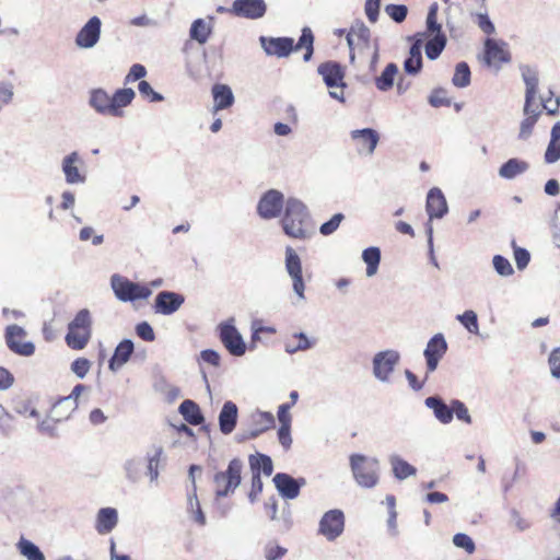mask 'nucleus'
<instances>
[{
  "label": "nucleus",
  "instance_id": "f257e3e1",
  "mask_svg": "<svg viewBox=\"0 0 560 560\" xmlns=\"http://www.w3.org/2000/svg\"><path fill=\"white\" fill-rule=\"evenodd\" d=\"M281 225L285 235L296 240H307L313 234L312 218L306 205L298 198L285 201Z\"/></svg>",
  "mask_w": 560,
  "mask_h": 560
},
{
  "label": "nucleus",
  "instance_id": "f03ea898",
  "mask_svg": "<svg viewBox=\"0 0 560 560\" xmlns=\"http://www.w3.org/2000/svg\"><path fill=\"white\" fill-rule=\"evenodd\" d=\"M520 71L525 83L523 113L526 117L521 121L518 137L520 139H527L532 135L533 128L540 115L539 105H535L539 78L537 69L528 65H521Z\"/></svg>",
  "mask_w": 560,
  "mask_h": 560
},
{
  "label": "nucleus",
  "instance_id": "7ed1b4c3",
  "mask_svg": "<svg viewBox=\"0 0 560 560\" xmlns=\"http://www.w3.org/2000/svg\"><path fill=\"white\" fill-rule=\"evenodd\" d=\"M349 464L353 479L360 487L371 489L378 483L380 462L377 458L354 453L350 455Z\"/></svg>",
  "mask_w": 560,
  "mask_h": 560
},
{
  "label": "nucleus",
  "instance_id": "20e7f679",
  "mask_svg": "<svg viewBox=\"0 0 560 560\" xmlns=\"http://www.w3.org/2000/svg\"><path fill=\"white\" fill-rule=\"evenodd\" d=\"M92 336V318L88 308L80 310L68 324V332L65 340L73 350H82L86 347Z\"/></svg>",
  "mask_w": 560,
  "mask_h": 560
},
{
  "label": "nucleus",
  "instance_id": "39448f33",
  "mask_svg": "<svg viewBox=\"0 0 560 560\" xmlns=\"http://www.w3.org/2000/svg\"><path fill=\"white\" fill-rule=\"evenodd\" d=\"M243 467L244 463L240 458H233L224 471H218L213 476L217 498L229 497L237 489L242 481Z\"/></svg>",
  "mask_w": 560,
  "mask_h": 560
},
{
  "label": "nucleus",
  "instance_id": "423d86ee",
  "mask_svg": "<svg viewBox=\"0 0 560 560\" xmlns=\"http://www.w3.org/2000/svg\"><path fill=\"white\" fill-rule=\"evenodd\" d=\"M110 285L116 298L121 302L147 300L152 294V291L148 287L132 282L117 273L112 276Z\"/></svg>",
  "mask_w": 560,
  "mask_h": 560
},
{
  "label": "nucleus",
  "instance_id": "0eeeda50",
  "mask_svg": "<svg viewBox=\"0 0 560 560\" xmlns=\"http://www.w3.org/2000/svg\"><path fill=\"white\" fill-rule=\"evenodd\" d=\"M219 338L228 352L233 357H242L246 352V343L233 324V319L218 326Z\"/></svg>",
  "mask_w": 560,
  "mask_h": 560
},
{
  "label": "nucleus",
  "instance_id": "6e6552de",
  "mask_svg": "<svg viewBox=\"0 0 560 560\" xmlns=\"http://www.w3.org/2000/svg\"><path fill=\"white\" fill-rule=\"evenodd\" d=\"M285 271L292 280V289L300 300H305V283L302 272V260L298 253L291 247L285 248L284 258Z\"/></svg>",
  "mask_w": 560,
  "mask_h": 560
},
{
  "label": "nucleus",
  "instance_id": "1a4fd4ad",
  "mask_svg": "<svg viewBox=\"0 0 560 560\" xmlns=\"http://www.w3.org/2000/svg\"><path fill=\"white\" fill-rule=\"evenodd\" d=\"M345 514L339 509H332L324 513L318 524V534L328 541H335L345 530Z\"/></svg>",
  "mask_w": 560,
  "mask_h": 560
},
{
  "label": "nucleus",
  "instance_id": "9d476101",
  "mask_svg": "<svg viewBox=\"0 0 560 560\" xmlns=\"http://www.w3.org/2000/svg\"><path fill=\"white\" fill-rule=\"evenodd\" d=\"M284 207L283 194L277 189H269L262 194L257 203V214L264 220H271L278 218Z\"/></svg>",
  "mask_w": 560,
  "mask_h": 560
},
{
  "label": "nucleus",
  "instance_id": "9b49d317",
  "mask_svg": "<svg viewBox=\"0 0 560 560\" xmlns=\"http://www.w3.org/2000/svg\"><path fill=\"white\" fill-rule=\"evenodd\" d=\"M400 361V354L396 350H384L373 357V375L383 383L389 382L390 374Z\"/></svg>",
  "mask_w": 560,
  "mask_h": 560
},
{
  "label": "nucleus",
  "instance_id": "f8f14e48",
  "mask_svg": "<svg viewBox=\"0 0 560 560\" xmlns=\"http://www.w3.org/2000/svg\"><path fill=\"white\" fill-rule=\"evenodd\" d=\"M86 389L84 384H77L70 395L58 399L50 410V418L54 422H59L69 418L71 412L78 407V398Z\"/></svg>",
  "mask_w": 560,
  "mask_h": 560
},
{
  "label": "nucleus",
  "instance_id": "ddd939ff",
  "mask_svg": "<svg viewBox=\"0 0 560 560\" xmlns=\"http://www.w3.org/2000/svg\"><path fill=\"white\" fill-rule=\"evenodd\" d=\"M446 351L447 342L443 334L439 332L430 338L423 351L427 365L425 378H428L429 373H432L438 369L439 362L445 355Z\"/></svg>",
  "mask_w": 560,
  "mask_h": 560
},
{
  "label": "nucleus",
  "instance_id": "4468645a",
  "mask_svg": "<svg viewBox=\"0 0 560 560\" xmlns=\"http://www.w3.org/2000/svg\"><path fill=\"white\" fill-rule=\"evenodd\" d=\"M102 21L98 16L90 18L77 33L74 43L79 48L91 49L101 38Z\"/></svg>",
  "mask_w": 560,
  "mask_h": 560
},
{
  "label": "nucleus",
  "instance_id": "2eb2a0df",
  "mask_svg": "<svg viewBox=\"0 0 560 560\" xmlns=\"http://www.w3.org/2000/svg\"><path fill=\"white\" fill-rule=\"evenodd\" d=\"M26 331L18 325H9L5 328V343L15 354L31 357L35 352V346L32 341L20 342L19 339L25 337Z\"/></svg>",
  "mask_w": 560,
  "mask_h": 560
},
{
  "label": "nucleus",
  "instance_id": "dca6fc26",
  "mask_svg": "<svg viewBox=\"0 0 560 560\" xmlns=\"http://www.w3.org/2000/svg\"><path fill=\"white\" fill-rule=\"evenodd\" d=\"M259 42L261 48L268 56H276L278 58H287L295 51V43L292 37H268L260 36Z\"/></svg>",
  "mask_w": 560,
  "mask_h": 560
},
{
  "label": "nucleus",
  "instance_id": "f3484780",
  "mask_svg": "<svg viewBox=\"0 0 560 560\" xmlns=\"http://www.w3.org/2000/svg\"><path fill=\"white\" fill-rule=\"evenodd\" d=\"M230 12L238 18L258 20L265 16L267 4L265 0H234Z\"/></svg>",
  "mask_w": 560,
  "mask_h": 560
},
{
  "label": "nucleus",
  "instance_id": "a211bd4d",
  "mask_svg": "<svg viewBox=\"0 0 560 560\" xmlns=\"http://www.w3.org/2000/svg\"><path fill=\"white\" fill-rule=\"evenodd\" d=\"M185 302L182 293L174 291H160L154 300L153 310L156 314L172 315L176 313Z\"/></svg>",
  "mask_w": 560,
  "mask_h": 560
},
{
  "label": "nucleus",
  "instance_id": "6ab92c4d",
  "mask_svg": "<svg viewBox=\"0 0 560 560\" xmlns=\"http://www.w3.org/2000/svg\"><path fill=\"white\" fill-rule=\"evenodd\" d=\"M272 481L279 494L287 500L298 498L301 488L306 483L304 478H294L285 472L276 474Z\"/></svg>",
  "mask_w": 560,
  "mask_h": 560
},
{
  "label": "nucleus",
  "instance_id": "aec40b11",
  "mask_svg": "<svg viewBox=\"0 0 560 560\" xmlns=\"http://www.w3.org/2000/svg\"><path fill=\"white\" fill-rule=\"evenodd\" d=\"M317 72L322 75L324 83L327 88H343L345 70L337 61H325L317 67Z\"/></svg>",
  "mask_w": 560,
  "mask_h": 560
},
{
  "label": "nucleus",
  "instance_id": "412c9836",
  "mask_svg": "<svg viewBox=\"0 0 560 560\" xmlns=\"http://www.w3.org/2000/svg\"><path fill=\"white\" fill-rule=\"evenodd\" d=\"M427 213L429 215V222L433 219H442L448 211L447 201L443 191L433 187L427 195Z\"/></svg>",
  "mask_w": 560,
  "mask_h": 560
},
{
  "label": "nucleus",
  "instance_id": "4be33fe9",
  "mask_svg": "<svg viewBox=\"0 0 560 560\" xmlns=\"http://www.w3.org/2000/svg\"><path fill=\"white\" fill-rule=\"evenodd\" d=\"M83 161L77 151L71 152L62 159L61 168L65 174V179L68 184H83L86 176L80 173L77 164H82Z\"/></svg>",
  "mask_w": 560,
  "mask_h": 560
},
{
  "label": "nucleus",
  "instance_id": "5701e85b",
  "mask_svg": "<svg viewBox=\"0 0 560 560\" xmlns=\"http://www.w3.org/2000/svg\"><path fill=\"white\" fill-rule=\"evenodd\" d=\"M238 408L235 402L226 400L219 413V428L221 433L228 435L234 431L237 424Z\"/></svg>",
  "mask_w": 560,
  "mask_h": 560
},
{
  "label": "nucleus",
  "instance_id": "b1692460",
  "mask_svg": "<svg viewBox=\"0 0 560 560\" xmlns=\"http://www.w3.org/2000/svg\"><path fill=\"white\" fill-rule=\"evenodd\" d=\"M424 405L433 411L434 417L443 424H448L454 418L452 404L448 406L438 395L429 396L424 399Z\"/></svg>",
  "mask_w": 560,
  "mask_h": 560
},
{
  "label": "nucleus",
  "instance_id": "393cba45",
  "mask_svg": "<svg viewBox=\"0 0 560 560\" xmlns=\"http://www.w3.org/2000/svg\"><path fill=\"white\" fill-rule=\"evenodd\" d=\"M505 44L500 45L495 39L487 38L485 42V61L491 66L497 62L508 63L511 61V54L503 48Z\"/></svg>",
  "mask_w": 560,
  "mask_h": 560
},
{
  "label": "nucleus",
  "instance_id": "a878e982",
  "mask_svg": "<svg viewBox=\"0 0 560 560\" xmlns=\"http://www.w3.org/2000/svg\"><path fill=\"white\" fill-rule=\"evenodd\" d=\"M135 350L132 340L124 339L115 348L114 353L108 362L110 371L116 372L125 365L131 358Z\"/></svg>",
  "mask_w": 560,
  "mask_h": 560
},
{
  "label": "nucleus",
  "instance_id": "bb28decb",
  "mask_svg": "<svg viewBox=\"0 0 560 560\" xmlns=\"http://www.w3.org/2000/svg\"><path fill=\"white\" fill-rule=\"evenodd\" d=\"M211 94L213 97L214 113L230 108L235 102L233 91L228 84H213Z\"/></svg>",
  "mask_w": 560,
  "mask_h": 560
},
{
  "label": "nucleus",
  "instance_id": "cd10ccee",
  "mask_svg": "<svg viewBox=\"0 0 560 560\" xmlns=\"http://www.w3.org/2000/svg\"><path fill=\"white\" fill-rule=\"evenodd\" d=\"M118 523V513L114 508H102L96 515L95 529L98 534L105 535L110 533Z\"/></svg>",
  "mask_w": 560,
  "mask_h": 560
},
{
  "label": "nucleus",
  "instance_id": "c85d7f7f",
  "mask_svg": "<svg viewBox=\"0 0 560 560\" xmlns=\"http://www.w3.org/2000/svg\"><path fill=\"white\" fill-rule=\"evenodd\" d=\"M422 39H416L409 49V56L404 61V70L407 74L417 75L422 69Z\"/></svg>",
  "mask_w": 560,
  "mask_h": 560
},
{
  "label": "nucleus",
  "instance_id": "c756f323",
  "mask_svg": "<svg viewBox=\"0 0 560 560\" xmlns=\"http://www.w3.org/2000/svg\"><path fill=\"white\" fill-rule=\"evenodd\" d=\"M528 168V162L517 158H511L499 167L498 174L501 178L512 180L526 173Z\"/></svg>",
  "mask_w": 560,
  "mask_h": 560
},
{
  "label": "nucleus",
  "instance_id": "7c9ffc66",
  "mask_svg": "<svg viewBox=\"0 0 560 560\" xmlns=\"http://www.w3.org/2000/svg\"><path fill=\"white\" fill-rule=\"evenodd\" d=\"M89 105L97 114L112 116V96L103 89H94L90 92Z\"/></svg>",
  "mask_w": 560,
  "mask_h": 560
},
{
  "label": "nucleus",
  "instance_id": "2f4dec72",
  "mask_svg": "<svg viewBox=\"0 0 560 560\" xmlns=\"http://www.w3.org/2000/svg\"><path fill=\"white\" fill-rule=\"evenodd\" d=\"M350 136L352 140L366 148L369 154L374 152L380 141V135L373 128L355 129L350 132Z\"/></svg>",
  "mask_w": 560,
  "mask_h": 560
},
{
  "label": "nucleus",
  "instance_id": "473e14b6",
  "mask_svg": "<svg viewBox=\"0 0 560 560\" xmlns=\"http://www.w3.org/2000/svg\"><path fill=\"white\" fill-rule=\"evenodd\" d=\"M136 93L131 88L118 89L112 95V116L120 117L122 115V107L131 104Z\"/></svg>",
  "mask_w": 560,
  "mask_h": 560
},
{
  "label": "nucleus",
  "instance_id": "72a5a7b5",
  "mask_svg": "<svg viewBox=\"0 0 560 560\" xmlns=\"http://www.w3.org/2000/svg\"><path fill=\"white\" fill-rule=\"evenodd\" d=\"M179 413L191 425H199L203 423L205 417L200 407L190 399H185L178 407Z\"/></svg>",
  "mask_w": 560,
  "mask_h": 560
},
{
  "label": "nucleus",
  "instance_id": "f704fd0d",
  "mask_svg": "<svg viewBox=\"0 0 560 560\" xmlns=\"http://www.w3.org/2000/svg\"><path fill=\"white\" fill-rule=\"evenodd\" d=\"M388 460L392 466L393 474L398 480H405L417 474V468L397 454H392Z\"/></svg>",
  "mask_w": 560,
  "mask_h": 560
},
{
  "label": "nucleus",
  "instance_id": "c9c22d12",
  "mask_svg": "<svg viewBox=\"0 0 560 560\" xmlns=\"http://www.w3.org/2000/svg\"><path fill=\"white\" fill-rule=\"evenodd\" d=\"M398 74V66L389 62L380 75L375 78V86L381 92H387L394 86L396 75Z\"/></svg>",
  "mask_w": 560,
  "mask_h": 560
},
{
  "label": "nucleus",
  "instance_id": "e433bc0d",
  "mask_svg": "<svg viewBox=\"0 0 560 560\" xmlns=\"http://www.w3.org/2000/svg\"><path fill=\"white\" fill-rule=\"evenodd\" d=\"M248 462L252 475L258 472L260 476L264 472L266 476H270L273 471L272 460L268 455L256 453L249 455Z\"/></svg>",
  "mask_w": 560,
  "mask_h": 560
},
{
  "label": "nucleus",
  "instance_id": "4c0bfd02",
  "mask_svg": "<svg viewBox=\"0 0 560 560\" xmlns=\"http://www.w3.org/2000/svg\"><path fill=\"white\" fill-rule=\"evenodd\" d=\"M258 417L260 419L265 420V427L256 428V429L249 430L247 432H243V433H237L235 435V439L238 443H243L247 440L256 439L262 432H265L266 430H268L269 428H271L275 424V418H273L272 413H270V412H258Z\"/></svg>",
  "mask_w": 560,
  "mask_h": 560
},
{
  "label": "nucleus",
  "instance_id": "58836bf2",
  "mask_svg": "<svg viewBox=\"0 0 560 560\" xmlns=\"http://www.w3.org/2000/svg\"><path fill=\"white\" fill-rule=\"evenodd\" d=\"M300 49H305L303 60L310 61L314 54V34L307 26L302 28L301 36L295 44V51Z\"/></svg>",
  "mask_w": 560,
  "mask_h": 560
},
{
  "label": "nucleus",
  "instance_id": "ea45409f",
  "mask_svg": "<svg viewBox=\"0 0 560 560\" xmlns=\"http://www.w3.org/2000/svg\"><path fill=\"white\" fill-rule=\"evenodd\" d=\"M211 31V26L203 19H197L191 23L189 37L203 45L208 42Z\"/></svg>",
  "mask_w": 560,
  "mask_h": 560
},
{
  "label": "nucleus",
  "instance_id": "a19ab883",
  "mask_svg": "<svg viewBox=\"0 0 560 560\" xmlns=\"http://www.w3.org/2000/svg\"><path fill=\"white\" fill-rule=\"evenodd\" d=\"M362 259L366 264V276L373 277L381 262V249L376 246H371L362 252Z\"/></svg>",
  "mask_w": 560,
  "mask_h": 560
},
{
  "label": "nucleus",
  "instance_id": "79ce46f5",
  "mask_svg": "<svg viewBox=\"0 0 560 560\" xmlns=\"http://www.w3.org/2000/svg\"><path fill=\"white\" fill-rule=\"evenodd\" d=\"M296 338V343H292L291 341H287L284 345V350L289 354H294L299 351H306L315 347L316 339H310L304 332H295L292 336Z\"/></svg>",
  "mask_w": 560,
  "mask_h": 560
},
{
  "label": "nucleus",
  "instance_id": "37998d69",
  "mask_svg": "<svg viewBox=\"0 0 560 560\" xmlns=\"http://www.w3.org/2000/svg\"><path fill=\"white\" fill-rule=\"evenodd\" d=\"M16 547L20 553L27 560H46L39 547L24 537H21Z\"/></svg>",
  "mask_w": 560,
  "mask_h": 560
},
{
  "label": "nucleus",
  "instance_id": "c03bdc74",
  "mask_svg": "<svg viewBox=\"0 0 560 560\" xmlns=\"http://www.w3.org/2000/svg\"><path fill=\"white\" fill-rule=\"evenodd\" d=\"M446 36L445 34H435L431 39L425 44V55L430 60H435L440 57L442 51L446 46Z\"/></svg>",
  "mask_w": 560,
  "mask_h": 560
},
{
  "label": "nucleus",
  "instance_id": "a18cd8bd",
  "mask_svg": "<svg viewBox=\"0 0 560 560\" xmlns=\"http://www.w3.org/2000/svg\"><path fill=\"white\" fill-rule=\"evenodd\" d=\"M471 72L466 61H460L455 66V72L452 78L454 86L464 89L470 84Z\"/></svg>",
  "mask_w": 560,
  "mask_h": 560
},
{
  "label": "nucleus",
  "instance_id": "49530a36",
  "mask_svg": "<svg viewBox=\"0 0 560 560\" xmlns=\"http://www.w3.org/2000/svg\"><path fill=\"white\" fill-rule=\"evenodd\" d=\"M163 455L162 446H154L151 452L148 453V474L151 481H155L159 477V463Z\"/></svg>",
  "mask_w": 560,
  "mask_h": 560
},
{
  "label": "nucleus",
  "instance_id": "de8ad7c7",
  "mask_svg": "<svg viewBox=\"0 0 560 560\" xmlns=\"http://www.w3.org/2000/svg\"><path fill=\"white\" fill-rule=\"evenodd\" d=\"M456 319L472 335L479 334L478 316L475 311L467 310L456 316Z\"/></svg>",
  "mask_w": 560,
  "mask_h": 560
},
{
  "label": "nucleus",
  "instance_id": "09e8293b",
  "mask_svg": "<svg viewBox=\"0 0 560 560\" xmlns=\"http://www.w3.org/2000/svg\"><path fill=\"white\" fill-rule=\"evenodd\" d=\"M198 470V471H201V468L200 466L198 465H191L189 467V477L191 478L192 480V485H194V499H195V503H196V510L194 512H191L194 514V520L196 523H198L199 525L203 526L206 525V516L201 510V506H200V503H199V500H198V497H197V493H196V485H195V471Z\"/></svg>",
  "mask_w": 560,
  "mask_h": 560
},
{
  "label": "nucleus",
  "instance_id": "8fccbe9b",
  "mask_svg": "<svg viewBox=\"0 0 560 560\" xmlns=\"http://www.w3.org/2000/svg\"><path fill=\"white\" fill-rule=\"evenodd\" d=\"M287 553L288 549L276 541L270 540L264 546V557L266 560H280Z\"/></svg>",
  "mask_w": 560,
  "mask_h": 560
},
{
  "label": "nucleus",
  "instance_id": "3c124183",
  "mask_svg": "<svg viewBox=\"0 0 560 560\" xmlns=\"http://www.w3.org/2000/svg\"><path fill=\"white\" fill-rule=\"evenodd\" d=\"M14 96V85L10 81L0 80V112L11 104Z\"/></svg>",
  "mask_w": 560,
  "mask_h": 560
},
{
  "label": "nucleus",
  "instance_id": "603ef678",
  "mask_svg": "<svg viewBox=\"0 0 560 560\" xmlns=\"http://www.w3.org/2000/svg\"><path fill=\"white\" fill-rule=\"evenodd\" d=\"M353 36H355L359 40H361L364 45H369L370 38H371V31L370 28L364 24L363 21L357 20L351 25L349 31Z\"/></svg>",
  "mask_w": 560,
  "mask_h": 560
},
{
  "label": "nucleus",
  "instance_id": "864d4df0",
  "mask_svg": "<svg viewBox=\"0 0 560 560\" xmlns=\"http://www.w3.org/2000/svg\"><path fill=\"white\" fill-rule=\"evenodd\" d=\"M446 90L442 88L434 89L429 95L428 102L432 107L450 106L451 100L446 96Z\"/></svg>",
  "mask_w": 560,
  "mask_h": 560
},
{
  "label": "nucleus",
  "instance_id": "5fc2aeb1",
  "mask_svg": "<svg viewBox=\"0 0 560 560\" xmlns=\"http://www.w3.org/2000/svg\"><path fill=\"white\" fill-rule=\"evenodd\" d=\"M493 268L498 275L502 277H509L514 273V269L508 258L495 255L492 259Z\"/></svg>",
  "mask_w": 560,
  "mask_h": 560
},
{
  "label": "nucleus",
  "instance_id": "6e6d98bb",
  "mask_svg": "<svg viewBox=\"0 0 560 560\" xmlns=\"http://www.w3.org/2000/svg\"><path fill=\"white\" fill-rule=\"evenodd\" d=\"M514 259L518 270L525 269L530 261V254L526 248L518 247L515 241H512Z\"/></svg>",
  "mask_w": 560,
  "mask_h": 560
},
{
  "label": "nucleus",
  "instance_id": "4d7b16f0",
  "mask_svg": "<svg viewBox=\"0 0 560 560\" xmlns=\"http://www.w3.org/2000/svg\"><path fill=\"white\" fill-rule=\"evenodd\" d=\"M138 90L140 95L148 98L150 102L158 103L164 101V96L154 91L148 81L141 80L138 84Z\"/></svg>",
  "mask_w": 560,
  "mask_h": 560
},
{
  "label": "nucleus",
  "instance_id": "13d9d810",
  "mask_svg": "<svg viewBox=\"0 0 560 560\" xmlns=\"http://www.w3.org/2000/svg\"><path fill=\"white\" fill-rule=\"evenodd\" d=\"M385 12L396 23H401L406 20L408 8L404 4H387Z\"/></svg>",
  "mask_w": 560,
  "mask_h": 560
},
{
  "label": "nucleus",
  "instance_id": "bf43d9fd",
  "mask_svg": "<svg viewBox=\"0 0 560 560\" xmlns=\"http://www.w3.org/2000/svg\"><path fill=\"white\" fill-rule=\"evenodd\" d=\"M345 215L342 213L334 214L328 221L324 222L319 226V233L324 236L331 235L337 231Z\"/></svg>",
  "mask_w": 560,
  "mask_h": 560
},
{
  "label": "nucleus",
  "instance_id": "052dcab7",
  "mask_svg": "<svg viewBox=\"0 0 560 560\" xmlns=\"http://www.w3.org/2000/svg\"><path fill=\"white\" fill-rule=\"evenodd\" d=\"M453 544L457 548L464 549L467 553L471 555L476 550L474 540L464 533H458L453 536Z\"/></svg>",
  "mask_w": 560,
  "mask_h": 560
},
{
  "label": "nucleus",
  "instance_id": "680f3d73",
  "mask_svg": "<svg viewBox=\"0 0 560 560\" xmlns=\"http://www.w3.org/2000/svg\"><path fill=\"white\" fill-rule=\"evenodd\" d=\"M278 524L279 530L282 533L290 530L293 526L292 512L288 503L282 508L279 514Z\"/></svg>",
  "mask_w": 560,
  "mask_h": 560
},
{
  "label": "nucleus",
  "instance_id": "e2e57ef3",
  "mask_svg": "<svg viewBox=\"0 0 560 560\" xmlns=\"http://www.w3.org/2000/svg\"><path fill=\"white\" fill-rule=\"evenodd\" d=\"M70 369L79 378H84L91 369V362L85 358H78L71 363Z\"/></svg>",
  "mask_w": 560,
  "mask_h": 560
},
{
  "label": "nucleus",
  "instance_id": "0e129e2a",
  "mask_svg": "<svg viewBox=\"0 0 560 560\" xmlns=\"http://www.w3.org/2000/svg\"><path fill=\"white\" fill-rule=\"evenodd\" d=\"M452 409L454 410V415L457 417L458 420L464 421L465 423L468 424L472 422L469 411L463 401L458 399H453Z\"/></svg>",
  "mask_w": 560,
  "mask_h": 560
},
{
  "label": "nucleus",
  "instance_id": "69168bd1",
  "mask_svg": "<svg viewBox=\"0 0 560 560\" xmlns=\"http://www.w3.org/2000/svg\"><path fill=\"white\" fill-rule=\"evenodd\" d=\"M549 97L540 98V105L547 112L548 115L555 116L559 112L560 97L558 96L556 97V100H552V91H549Z\"/></svg>",
  "mask_w": 560,
  "mask_h": 560
},
{
  "label": "nucleus",
  "instance_id": "338daca9",
  "mask_svg": "<svg viewBox=\"0 0 560 560\" xmlns=\"http://www.w3.org/2000/svg\"><path fill=\"white\" fill-rule=\"evenodd\" d=\"M560 160V141L550 140L545 152V162L548 164L556 163Z\"/></svg>",
  "mask_w": 560,
  "mask_h": 560
},
{
  "label": "nucleus",
  "instance_id": "774afa93",
  "mask_svg": "<svg viewBox=\"0 0 560 560\" xmlns=\"http://www.w3.org/2000/svg\"><path fill=\"white\" fill-rule=\"evenodd\" d=\"M551 375L560 378V347L552 350L548 359Z\"/></svg>",
  "mask_w": 560,
  "mask_h": 560
}]
</instances>
